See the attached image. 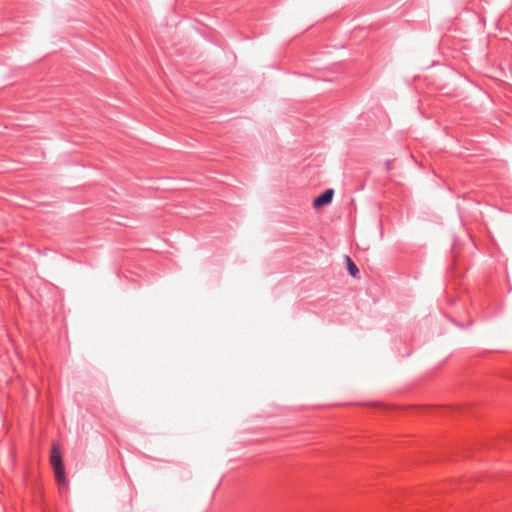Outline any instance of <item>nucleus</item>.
Masks as SVG:
<instances>
[{"mask_svg": "<svg viewBox=\"0 0 512 512\" xmlns=\"http://www.w3.org/2000/svg\"><path fill=\"white\" fill-rule=\"evenodd\" d=\"M346 260H347V268H348L350 275L355 277L359 272L358 267L348 256L346 257Z\"/></svg>", "mask_w": 512, "mask_h": 512, "instance_id": "obj_3", "label": "nucleus"}, {"mask_svg": "<svg viewBox=\"0 0 512 512\" xmlns=\"http://www.w3.org/2000/svg\"><path fill=\"white\" fill-rule=\"evenodd\" d=\"M334 195L333 189H327L323 193H321L318 197H316L313 201V206L315 208H320L324 205L331 203Z\"/></svg>", "mask_w": 512, "mask_h": 512, "instance_id": "obj_2", "label": "nucleus"}, {"mask_svg": "<svg viewBox=\"0 0 512 512\" xmlns=\"http://www.w3.org/2000/svg\"><path fill=\"white\" fill-rule=\"evenodd\" d=\"M50 462L54 471L55 480L59 486V489L61 491L67 490L68 488V481L66 478L65 468L62 460V456L60 451L53 446L51 456H50Z\"/></svg>", "mask_w": 512, "mask_h": 512, "instance_id": "obj_1", "label": "nucleus"}]
</instances>
